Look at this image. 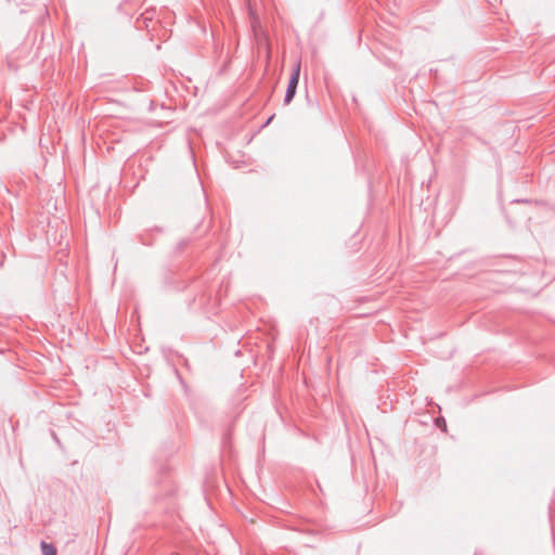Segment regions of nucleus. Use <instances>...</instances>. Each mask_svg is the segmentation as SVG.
Returning a JSON list of instances; mask_svg holds the SVG:
<instances>
[{
  "label": "nucleus",
  "mask_w": 555,
  "mask_h": 555,
  "mask_svg": "<svg viewBox=\"0 0 555 555\" xmlns=\"http://www.w3.org/2000/svg\"><path fill=\"white\" fill-rule=\"evenodd\" d=\"M299 75H300V63H298L294 67V70H293V74H292V77L289 79L288 87L286 90V95H285V100H284L285 104H289L296 93V88H297V85L299 81Z\"/></svg>",
  "instance_id": "obj_1"
},
{
  "label": "nucleus",
  "mask_w": 555,
  "mask_h": 555,
  "mask_svg": "<svg viewBox=\"0 0 555 555\" xmlns=\"http://www.w3.org/2000/svg\"><path fill=\"white\" fill-rule=\"evenodd\" d=\"M41 550L44 555H56V550L54 548V546L46 542L41 543Z\"/></svg>",
  "instance_id": "obj_2"
},
{
  "label": "nucleus",
  "mask_w": 555,
  "mask_h": 555,
  "mask_svg": "<svg viewBox=\"0 0 555 555\" xmlns=\"http://www.w3.org/2000/svg\"><path fill=\"white\" fill-rule=\"evenodd\" d=\"M264 40H266V47H264V50H266V52H267V59L269 60V59H270V56H271V46H270V43H269V41H268V39H267V38H264Z\"/></svg>",
  "instance_id": "obj_3"
}]
</instances>
